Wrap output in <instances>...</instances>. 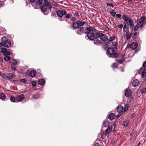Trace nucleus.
Returning a JSON list of instances; mask_svg holds the SVG:
<instances>
[{
    "label": "nucleus",
    "instance_id": "13",
    "mask_svg": "<svg viewBox=\"0 0 146 146\" xmlns=\"http://www.w3.org/2000/svg\"><path fill=\"white\" fill-rule=\"evenodd\" d=\"M84 32V29L83 27H81L78 29L76 31V33L77 34L81 35L83 34Z\"/></svg>",
    "mask_w": 146,
    "mask_h": 146
},
{
    "label": "nucleus",
    "instance_id": "3",
    "mask_svg": "<svg viewBox=\"0 0 146 146\" xmlns=\"http://www.w3.org/2000/svg\"><path fill=\"white\" fill-rule=\"evenodd\" d=\"M113 48H109L107 50V54L110 57L116 58L118 55V53L115 52Z\"/></svg>",
    "mask_w": 146,
    "mask_h": 146
},
{
    "label": "nucleus",
    "instance_id": "10",
    "mask_svg": "<svg viewBox=\"0 0 146 146\" xmlns=\"http://www.w3.org/2000/svg\"><path fill=\"white\" fill-rule=\"evenodd\" d=\"M24 96L23 94H21L17 97L16 98V102H18L22 101L24 98Z\"/></svg>",
    "mask_w": 146,
    "mask_h": 146
},
{
    "label": "nucleus",
    "instance_id": "22",
    "mask_svg": "<svg viewBox=\"0 0 146 146\" xmlns=\"http://www.w3.org/2000/svg\"><path fill=\"white\" fill-rule=\"evenodd\" d=\"M94 43L95 44L98 45H100L101 44V41L98 40L97 38L95 39L94 40Z\"/></svg>",
    "mask_w": 146,
    "mask_h": 146
},
{
    "label": "nucleus",
    "instance_id": "39",
    "mask_svg": "<svg viewBox=\"0 0 146 146\" xmlns=\"http://www.w3.org/2000/svg\"><path fill=\"white\" fill-rule=\"evenodd\" d=\"M10 100L12 102H14L15 101L16 102V99L14 97H11L10 98Z\"/></svg>",
    "mask_w": 146,
    "mask_h": 146
},
{
    "label": "nucleus",
    "instance_id": "28",
    "mask_svg": "<svg viewBox=\"0 0 146 146\" xmlns=\"http://www.w3.org/2000/svg\"><path fill=\"white\" fill-rule=\"evenodd\" d=\"M131 36V34H128L127 32H126L125 34V37L127 40L130 38Z\"/></svg>",
    "mask_w": 146,
    "mask_h": 146
},
{
    "label": "nucleus",
    "instance_id": "11",
    "mask_svg": "<svg viewBox=\"0 0 146 146\" xmlns=\"http://www.w3.org/2000/svg\"><path fill=\"white\" fill-rule=\"evenodd\" d=\"M139 73L141 74L142 77L144 78L146 75V68L141 69L139 70Z\"/></svg>",
    "mask_w": 146,
    "mask_h": 146
},
{
    "label": "nucleus",
    "instance_id": "6",
    "mask_svg": "<svg viewBox=\"0 0 146 146\" xmlns=\"http://www.w3.org/2000/svg\"><path fill=\"white\" fill-rule=\"evenodd\" d=\"M96 37L97 38H99L103 41H106L108 38V37L102 33H99L96 34Z\"/></svg>",
    "mask_w": 146,
    "mask_h": 146
},
{
    "label": "nucleus",
    "instance_id": "35",
    "mask_svg": "<svg viewBox=\"0 0 146 146\" xmlns=\"http://www.w3.org/2000/svg\"><path fill=\"white\" fill-rule=\"evenodd\" d=\"M115 39V37L113 36L110 37V38L109 39V41H110L111 42L115 41H114V40Z\"/></svg>",
    "mask_w": 146,
    "mask_h": 146
},
{
    "label": "nucleus",
    "instance_id": "18",
    "mask_svg": "<svg viewBox=\"0 0 146 146\" xmlns=\"http://www.w3.org/2000/svg\"><path fill=\"white\" fill-rule=\"evenodd\" d=\"M131 93V91L129 89H127L125 92V95L126 97H129Z\"/></svg>",
    "mask_w": 146,
    "mask_h": 146
},
{
    "label": "nucleus",
    "instance_id": "23",
    "mask_svg": "<svg viewBox=\"0 0 146 146\" xmlns=\"http://www.w3.org/2000/svg\"><path fill=\"white\" fill-rule=\"evenodd\" d=\"M9 76H7V80H10L14 77L15 75L12 73H9Z\"/></svg>",
    "mask_w": 146,
    "mask_h": 146
},
{
    "label": "nucleus",
    "instance_id": "21",
    "mask_svg": "<svg viewBox=\"0 0 146 146\" xmlns=\"http://www.w3.org/2000/svg\"><path fill=\"white\" fill-rule=\"evenodd\" d=\"M40 9L42 12L44 13L46 11L47 9V7L46 6L43 5L40 7Z\"/></svg>",
    "mask_w": 146,
    "mask_h": 146
},
{
    "label": "nucleus",
    "instance_id": "41",
    "mask_svg": "<svg viewBox=\"0 0 146 146\" xmlns=\"http://www.w3.org/2000/svg\"><path fill=\"white\" fill-rule=\"evenodd\" d=\"M42 3V0H37V1L36 3V5L38 4L39 5H40Z\"/></svg>",
    "mask_w": 146,
    "mask_h": 146
},
{
    "label": "nucleus",
    "instance_id": "40",
    "mask_svg": "<svg viewBox=\"0 0 146 146\" xmlns=\"http://www.w3.org/2000/svg\"><path fill=\"white\" fill-rule=\"evenodd\" d=\"M128 105H125V106L124 108H123V110L124 111H126L128 109Z\"/></svg>",
    "mask_w": 146,
    "mask_h": 146
},
{
    "label": "nucleus",
    "instance_id": "15",
    "mask_svg": "<svg viewBox=\"0 0 146 146\" xmlns=\"http://www.w3.org/2000/svg\"><path fill=\"white\" fill-rule=\"evenodd\" d=\"M139 84H140V82L137 79L134 80L132 82V85L134 87L138 86Z\"/></svg>",
    "mask_w": 146,
    "mask_h": 146
},
{
    "label": "nucleus",
    "instance_id": "16",
    "mask_svg": "<svg viewBox=\"0 0 146 146\" xmlns=\"http://www.w3.org/2000/svg\"><path fill=\"white\" fill-rule=\"evenodd\" d=\"M35 1V0H26V6H30L31 3H34Z\"/></svg>",
    "mask_w": 146,
    "mask_h": 146
},
{
    "label": "nucleus",
    "instance_id": "12",
    "mask_svg": "<svg viewBox=\"0 0 146 146\" xmlns=\"http://www.w3.org/2000/svg\"><path fill=\"white\" fill-rule=\"evenodd\" d=\"M128 47L130 48L132 50L135 49L137 46V43L136 42H133L131 45H129Z\"/></svg>",
    "mask_w": 146,
    "mask_h": 146
},
{
    "label": "nucleus",
    "instance_id": "50",
    "mask_svg": "<svg viewBox=\"0 0 146 146\" xmlns=\"http://www.w3.org/2000/svg\"><path fill=\"white\" fill-rule=\"evenodd\" d=\"M116 17L118 18H120L121 17V15L119 14H116Z\"/></svg>",
    "mask_w": 146,
    "mask_h": 146
},
{
    "label": "nucleus",
    "instance_id": "55",
    "mask_svg": "<svg viewBox=\"0 0 146 146\" xmlns=\"http://www.w3.org/2000/svg\"><path fill=\"white\" fill-rule=\"evenodd\" d=\"M94 146H100V145L98 143H96L94 145Z\"/></svg>",
    "mask_w": 146,
    "mask_h": 146
},
{
    "label": "nucleus",
    "instance_id": "20",
    "mask_svg": "<svg viewBox=\"0 0 146 146\" xmlns=\"http://www.w3.org/2000/svg\"><path fill=\"white\" fill-rule=\"evenodd\" d=\"M45 83V81L43 79H40L38 82V85H43Z\"/></svg>",
    "mask_w": 146,
    "mask_h": 146
},
{
    "label": "nucleus",
    "instance_id": "9",
    "mask_svg": "<svg viewBox=\"0 0 146 146\" xmlns=\"http://www.w3.org/2000/svg\"><path fill=\"white\" fill-rule=\"evenodd\" d=\"M1 52L4 56L9 55L10 54V53L7 51V49L5 48H1Z\"/></svg>",
    "mask_w": 146,
    "mask_h": 146
},
{
    "label": "nucleus",
    "instance_id": "7",
    "mask_svg": "<svg viewBox=\"0 0 146 146\" xmlns=\"http://www.w3.org/2000/svg\"><path fill=\"white\" fill-rule=\"evenodd\" d=\"M143 19V18H141L140 19L138 23L135 26L134 29L135 31H137L138 28H140L143 27L144 24Z\"/></svg>",
    "mask_w": 146,
    "mask_h": 146
},
{
    "label": "nucleus",
    "instance_id": "61",
    "mask_svg": "<svg viewBox=\"0 0 146 146\" xmlns=\"http://www.w3.org/2000/svg\"><path fill=\"white\" fill-rule=\"evenodd\" d=\"M75 19L74 18H72L71 19V20L72 21H74L75 20Z\"/></svg>",
    "mask_w": 146,
    "mask_h": 146
},
{
    "label": "nucleus",
    "instance_id": "47",
    "mask_svg": "<svg viewBox=\"0 0 146 146\" xmlns=\"http://www.w3.org/2000/svg\"><path fill=\"white\" fill-rule=\"evenodd\" d=\"M146 92V88H144L141 91V93H143Z\"/></svg>",
    "mask_w": 146,
    "mask_h": 146
},
{
    "label": "nucleus",
    "instance_id": "48",
    "mask_svg": "<svg viewBox=\"0 0 146 146\" xmlns=\"http://www.w3.org/2000/svg\"><path fill=\"white\" fill-rule=\"evenodd\" d=\"M112 66L113 68H115L117 66V64L116 63H113Z\"/></svg>",
    "mask_w": 146,
    "mask_h": 146
},
{
    "label": "nucleus",
    "instance_id": "56",
    "mask_svg": "<svg viewBox=\"0 0 146 146\" xmlns=\"http://www.w3.org/2000/svg\"><path fill=\"white\" fill-rule=\"evenodd\" d=\"M21 82H25V79L24 78H23L21 80Z\"/></svg>",
    "mask_w": 146,
    "mask_h": 146
},
{
    "label": "nucleus",
    "instance_id": "19",
    "mask_svg": "<svg viewBox=\"0 0 146 146\" xmlns=\"http://www.w3.org/2000/svg\"><path fill=\"white\" fill-rule=\"evenodd\" d=\"M36 75V72L34 70H32L29 73V75L31 77L33 78Z\"/></svg>",
    "mask_w": 146,
    "mask_h": 146
},
{
    "label": "nucleus",
    "instance_id": "51",
    "mask_svg": "<svg viewBox=\"0 0 146 146\" xmlns=\"http://www.w3.org/2000/svg\"><path fill=\"white\" fill-rule=\"evenodd\" d=\"M4 5V3L3 1H0V7H2Z\"/></svg>",
    "mask_w": 146,
    "mask_h": 146
},
{
    "label": "nucleus",
    "instance_id": "60",
    "mask_svg": "<svg viewBox=\"0 0 146 146\" xmlns=\"http://www.w3.org/2000/svg\"><path fill=\"white\" fill-rule=\"evenodd\" d=\"M141 141H140L139 142L138 144L137 145V146H139V145L141 144Z\"/></svg>",
    "mask_w": 146,
    "mask_h": 146
},
{
    "label": "nucleus",
    "instance_id": "24",
    "mask_svg": "<svg viewBox=\"0 0 146 146\" xmlns=\"http://www.w3.org/2000/svg\"><path fill=\"white\" fill-rule=\"evenodd\" d=\"M108 118L110 120H112L114 118V115L113 113H110L108 116Z\"/></svg>",
    "mask_w": 146,
    "mask_h": 146
},
{
    "label": "nucleus",
    "instance_id": "57",
    "mask_svg": "<svg viewBox=\"0 0 146 146\" xmlns=\"http://www.w3.org/2000/svg\"><path fill=\"white\" fill-rule=\"evenodd\" d=\"M105 29L106 31H108L109 30V28L107 27H105Z\"/></svg>",
    "mask_w": 146,
    "mask_h": 146
},
{
    "label": "nucleus",
    "instance_id": "2",
    "mask_svg": "<svg viewBox=\"0 0 146 146\" xmlns=\"http://www.w3.org/2000/svg\"><path fill=\"white\" fill-rule=\"evenodd\" d=\"M122 19L126 22L128 25H130L131 29H133L134 27V22L132 20L125 14L122 16Z\"/></svg>",
    "mask_w": 146,
    "mask_h": 146
},
{
    "label": "nucleus",
    "instance_id": "64",
    "mask_svg": "<svg viewBox=\"0 0 146 146\" xmlns=\"http://www.w3.org/2000/svg\"><path fill=\"white\" fill-rule=\"evenodd\" d=\"M59 20L60 21H62L63 20H62V19L61 18H60V19H59Z\"/></svg>",
    "mask_w": 146,
    "mask_h": 146
},
{
    "label": "nucleus",
    "instance_id": "1",
    "mask_svg": "<svg viewBox=\"0 0 146 146\" xmlns=\"http://www.w3.org/2000/svg\"><path fill=\"white\" fill-rule=\"evenodd\" d=\"M85 33L87 34V37L90 40H93L94 38L96 29L93 27H88L86 28Z\"/></svg>",
    "mask_w": 146,
    "mask_h": 146
},
{
    "label": "nucleus",
    "instance_id": "4",
    "mask_svg": "<svg viewBox=\"0 0 146 146\" xmlns=\"http://www.w3.org/2000/svg\"><path fill=\"white\" fill-rule=\"evenodd\" d=\"M2 42L0 43V47L3 46L9 48L11 45V42L8 41L7 38L5 37H3L2 38Z\"/></svg>",
    "mask_w": 146,
    "mask_h": 146
},
{
    "label": "nucleus",
    "instance_id": "52",
    "mask_svg": "<svg viewBox=\"0 0 146 146\" xmlns=\"http://www.w3.org/2000/svg\"><path fill=\"white\" fill-rule=\"evenodd\" d=\"M123 26L122 24H121L120 25H118V27L120 29H122V27H123Z\"/></svg>",
    "mask_w": 146,
    "mask_h": 146
},
{
    "label": "nucleus",
    "instance_id": "5",
    "mask_svg": "<svg viewBox=\"0 0 146 146\" xmlns=\"http://www.w3.org/2000/svg\"><path fill=\"white\" fill-rule=\"evenodd\" d=\"M117 46V43L115 41H109L106 44V46L109 48H116Z\"/></svg>",
    "mask_w": 146,
    "mask_h": 146
},
{
    "label": "nucleus",
    "instance_id": "27",
    "mask_svg": "<svg viewBox=\"0 0 146 146\" xmlns=\"http://www.w3.org/2000/svg\"><path fill=\"white\" fill-rule=\"evenodd\" d=\"M78 24V25L79 26H82L83 25L85 24V22H84L81 21H78L77 22Z\"/></svg>",
    "mask_w": 146,
    "mask_h": 146
},
{
    "label": "nucleus",
    "instance_id": "17",
    "mask_svg": "<svg viewBox=\"0 0 146 146\" xmlns=\"http://www.w3.org/2000/svg\"><path fill=\"white\" fill-rule=\"evenodd\" d=\"M44 3L50 9H51L52 7L50 3L47 0H44Z\"/></svg>",
    "mask_w": 146,
    "mask_h": 146
},
{
    "label": "nucleus",
    "instance_id": "49",
    "mask_svg": "<svg viewBox=\"0 0 146 146\" xmlns=\"http://www.w3.org/2000/svg\"><path fill=\"white\" fill-rule=\"evenodd\" d=\"M106 136V135L104 133H103V134H102L101 135V138L102 139H104L105 138Z\"/></svg>",
    "mask_w": 146,
    "mask_h": 146
},
{
    "label": "nucleus",
    "instance_id": "31",
    "mask_svg": "<svg viewBox=\"0 0 146 146\" xmlns=\"http://www.w3.org/2000/svg\"><path fill=\"white\" fill-rule=\"evenodd\" d=\"M110 14L113 17H115L116 14V12L113 10H112L110 12Z\"/></svg>",
    "mask_w": 146,
    "mask_h": 146
},
{
    "label": "nucleus",
    "instance_id": "63",
    "mask_svg": "<svg viewBox=\"0 0 146 146\" xmlns=\"http://www.w3.org/2000/svg\"><path fill=\"white\" fill-rule=\"evenodd\" d=\"M12 69L15 70L16 69V68H13Z\"/></svg>",
    "mask_w": 146,
    "mask_h": 146
},
{
    "label": "nucleus",
    "instance_id": "44",
    "mask_svg": "<svg viewBox=\"0 0 146 146\" xmlns=\"http://www.w3.org/2000/svg\"><path fill=\"white\" fill-rule=\"evenodd\" d=\"M36 82L33 81L32 82V86L33 87H35L36 86Z\"/></svg>",
    "mask_w": 146,
    "mask_h": 146
},
{
    "label": "nucleus",
    "instance_id": "38",
    "mask_svg": "<svg viewBox=\"0 0 146 146\" xmlns=\"http://www.w3.org/2000/svg\"><path fill=\"white\" fill-rule=\"evenodd\" d=\"M11 62H12V64L13 65H16L17 64V61L16 60H15V59L13 60H12V61Z\"/></svg>",
    "mask_w": 146,
    "mask_h": 146
},
{
    "label": "nucleus",
    "instance_id": "53",
    "mask_svg": "<svg viewBox=\"0 0 146 146\" xmlns=\"http://www.w3.org/2000/svg\"><path fill=\"white\" fill-rule=\"evenodd\" d=\"M143 18V22L146 23V17H143L141 18Z\"/></svg>",
    "mask_w": 146,
    "mask_h": 146
},
{
    "label": "nucleus",
    "instance_id": "14",
    "mask_svg": "<svg viewBox=\"0 0 146 146\" xmlns=\"http://www.w3.org/2000/svg\"><path fill=\"white\" fill-rule=\"evenodd\" d=\"M117 110L118 112L121 114H122L124 111L123 107L121 105L119 106L117 109Z\"/></svg>",
    "mask_w": 146,
    "mask_h": 146
},
{
    "label": "nucleus",
    "instance_id": "36",
    "mask_svg": "<svg viewBox=\"0 0 146 146\" xmlns=\"http://www.w3.org/2000/svg\"><path fill=\"white\" fill-rule=\"evenodd\" d=\"M72 13L74 15V16H77L78 17H80V15L77 12H72Z\"/></svg>",
    "mask_w": 146,
    "mask_h": 146
},
{
    "label": "nucleus",
    "instance_id": "33",
    "mask_svg": "<svg viewBox=\"0 0 146 146\" xmlns=\"http://www.w3.org/2000/svg\"><path fill=\"white\" fill-rule=\"evenodd\" d=\"M39 94H36L33 95V97L34 99H36L39 98Z\"/></svg>",
    "mask_w": 146,
    "mask_h": 146
},
{
    "label": "nucleus",
    "instance_id": "54",
    "mask_svg": "<svg viewBox=\"0 0 146 146\" xmlns=\"http://www.w3.org/2000/svg\"><path fill=\"white\" fill-rule=\"evenodd\" d=\"M143 66L144 67H146V60L143 63Z\"/></svg>",
    "mask_w": 146,
    "mask_h": 146
},
{
    "label": "nucleus",
    "instance_id": "29",
    "mask_svg": "<svg viewBox=\"0 0 146 146\" xmlns=\"http://www.w3.org/2000/svg\"><path fill=\"white\" fill-rule=\"evenodd\" d=\"M109 123L107 121H104L103 122L102 126L105 127H107Z\"/></svg>",
    "mask_w": 146,
    "mask_h": 146
},
{
    "label": "nucleus",
    "instance_id": "34",
    "mask_svg": "<svg viewBox=\"0 0 146 146\" xmlns=\"http://www.w3.org/2000/svg\"><path fill=\"white\" fill-rule=\"evenodd\" d=\"M11 59V57L8 56H5L4 58V59L5 61H8L10 60Z\"/></svg>",
    "mask_w": 146,
    "mask_h": 146
},
{
    "label": "nucleus",
    "instance_id": "46",
    "mask_svg": "<svg viewBox=\"0 0 146 146\" xmlns=\"http://www.w3.org/2000/svg\"><path fill=\"white\" fill-rule=\"evenodd\" d=\"M124 61V59H121L119 60L118 61V62L119 64H121Z\"/></svg>",
    "mask_w": 146,
    "mask_h": 146
},
{
    "label": "nucleus",
    "instance_id": "45",
    "mask_svg": "<svg viewBox=\"0 0 146 146\" xmlns=\"http://www.w3.org/2000/svg\"><path fill=\"white\" fill-rule=\"evenodd\" d=\"M71 15L70 14H67L66 15L65 18L66 19H69L70 18L71 16Z\"/></svg>",
    "mask_w": 146,
    "mask_h": 146
},
{
    "label": "nucleus",
    "instance_id": "42",
    "mask_svg": "<svg viewBox=\"0 0 146 146\" xmlns=\"http://www.w3.org/2000/svg\"><path fill=\"white\" fill-rule=\"evenodd\" d=\"M127 29V26L125 24L123 27V31L124 32H125L126 31Z\"/></svg>",
    "mask_w": 146,
    "mask_h": 146
},
{
    "label": "nucleus",
    "instance_id": "25",
    "mask_svg": "<svg viewBox=\"0 0 146 146\" xmlns=\"http://www.w3.org/2000/svg\"><path fill=\"white\" fill-rule=\"evenodd\" d=\"M72 27L74 29H77L79 28V26L77 22H75L72 24Z\"/></svg>",
    "mask_w": 146,
    "mask_h": 146
},
{
    "label": "nucleus",
    "instance_id": "62",
    "mask_svg": "<svg viewBox=\"0 0 146 146\" xmlns=\"http://www.w3.org/2000/svg\"><path fill=\"white\" fill-rule=\"evenodd\" d=\"M137 35V32H135V33H134V36H136Z\"/></svg>",
    "mask_w": 146,
    "mask_h": 146
},
{
    "label": "nucleus",
    "instance_id": "30",
    "mask_svg": "<svg viewBox=\"0 0 146 146\" xmlns=\"http://www.w3.org/2000/svg\"><path fill=\"white\" fill-rule=\"evenodd\" d=\"M111 130V128L110 126H108L107 129L105 131V133L106 135L109 134L110 130Z\"/></svg>",
    "mask_w": 146,
    "mask_h": 146
},
{
    "label": "nucleus",
    "instance_id": "8",
    "mask_svg": "<svg viewBox=\"0 0 146 146\" xmlns=\"http://www.w3.org/2000/svg\"><path fill=\"white\" fill-rule=\"evenodd\" d=\"M66 12L63 9L61 10H58L57 11V14L58 17H62L63 15H65Z\"/></svg>",
    "mask_w": 146,
    "mask_h": 146
},
{
    "label": "nucleus",
    "instance_id": "58",
    "mask_svg": "<svg viewBox=\"0 0 146 146\" xmlns=\"http://www.w3.org/2000/svg\"><path fill=\"white\" fill-rule=\"evenodd\" d=\"M54 5H55V6H56L57 7L58 6V4H57L55 2H54Z\"/></svg>",
    "mask_w": 146,
    "mask_h": 146
},
{
    "label": "nucleus",
    "instance_id": "43",
    "mask_svg": "<svg viewBox=\"0 0 146 146\" xmlns=\"http://www.w3.org/2000/svg\"><path fill=\"white\" fill-rule=\"evenodd\" d=\"M2 78L5 79L7 80V76H6L5 74H3L1 75Z\"/></svg>",
    "mask_w": 146,
    "mask_h": 146
},
{
    "label": "nucleus",
    "instance_id": "32",
    "mask_svg": "<svg viewBox=\"0 0 146 146\" xmlns=\"http://www.w3.org/2000/svg\"><path fill=\"white\" fill-rule=\"evenodd\" d=\"M129 123V121L127 120L123 122V125L125 127H126Z\"/></svg>",
    "mask_w": 146,
    "mask_h": 146
},
{
    "label": "nucleus",
    "instance_id": "26",
    "mask_svg": "<svg viewBox=\"0 0 146 146\" xmlns=\"http://www.w3.org/2000/svg\"><path fill=\"white\" fill-rule=\"evenodd\" d=\"M6 98V96L3 93H0V99L3 100Z\"/></svg>",
    "mask_w": 146,
    "mask_h": 146
},
{
    "label": "nucleus",
    "instance_id": "59",
    "mask_svg": "<svg viewBox=\"0 0 146 146\" xmlns=\"http://www.w3.org/2000/svg\"><path fill=\"white\" fill-rule=\"evenodd\" d=\"M0 61H1L2 62H3V60L2 58L0 57Z\"/></svg>",
    "mask_w": 146,
    "mask_h": 146
},
{
    "label": "nucleus",
    "instance_id": "37",
    "mask_svg": "<svg viewBox=\"0 0 146 146\" xmlns=\"http://www.w3.org/2000/svg\"><path fill=\"white\" fill-rule=\"evenodd\" d=\"M106 5L107 6L111 7H113V5L112 3H106Z\"/></svg>",
    "mask_w": 146,
    "mask_h": 146
}]
</instances>
